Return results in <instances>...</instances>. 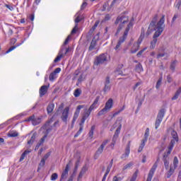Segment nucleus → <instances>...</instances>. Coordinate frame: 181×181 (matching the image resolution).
I'll use <instances>...</instances> for the list:
<instances>
[{
	"label": "nucleus",
	"instance_id": "nucleus-1",
	"mask_svg": "<svg viewBox=\"0 0 181 181\" xmlns=\"http://www.w3.org/2000/svg\"><path fill=\"white\" fill-rule=\"evenodd\" d=\"M129 21V17L124 13H122L117 18L115 24L118 25V23H119V25L117 29L115 36H118V35H119V32L124 29V25H125V23H128Z\"/></svg>",
	"mask_w": 181,
	"mask_h": 181
},
{
	"label": "nucleus",
	"instance_id": "nucleus-2",
	"mask_svg": "<svg viewBox=\"0 0 181 181\" xmlns=\"http://www.w3.org/2000/svg\"><path fill=\"white\" fill-rule=\"evenodd\" d=\"M134 26V23H132V21H130L129 23L127 25L123 35L119 38V40L117 42V44L116 45V47H115V50H119V47H121V45L125 40H127V37H128V33H129V30L131 28Z\"/></svg>",
	"mask_w": 181,
	"mask_h": 181
},
{
	"label": "nucleus",
	"instance_id": "nucleus-3",
	"mask_svg": "<svg viewBox=\"0 0 181 181\" xmlns=\"http://www.w3.org/2000/svg\"><path fill=\"white\" fill-rule=\"evenodd\" d=\"M163 29H165V15H163L161 18L156 25V32L153 34V39H156L159 37L160 35H162L163 32Z\"/></svg>",
	"mask_w": 181,
	"mask_h": 181
},
{
	"label": "nucleus",
	"instance_id": "nucleus-4",
	"mask_svg": "<svg viewBox=\"0 0 181 181\" xmlns=\"http://www.w3.org/2000/svg\"><path fill=\"white\" fill-rule=\"evenodd\" d=\"M53 118H54V116H53L49 120H48L42 127L43 129H46V135H49V133L53 130V127H56V125L59 124V121H57L52 126V124L54 121Z\"/></svg>",
	"mask_w": 181,
	"mask_h": 181
},
{
	"label": "nucleus",
	"instance_id": "nucleus-5",
	"mask_svg": "<svg viewBox=\"0 0 181 181\" xmlns=\"http://www.w3.org/2000/svg\"><path fill=\"white\" fill-rule=\"evenodd\" d=\"M166 113V109L162 108L159 110L157 117L155 122V129H158L160 125V122H162L163 119V117H165V114Z\"/></svg>",
	"mask_w": 181,
	"mask_h": 181
},
{
	"label": "nucleus",
	"instance_id": "nucleus-6",
	"mask_svg": "<svg viewBox=\"0 0 181 181\" xmlns=\"http://www.w3.org/2000/svg\"><path fill=\"white\" fill-rule=\"evenodd\" d=\"M156 22H158V14H156L151 21L148 28L146 33V36H149L154 30H156Z\"/></svg>",
	"mask_w": 181,
	"mask_h": 181
},
{
	"label": "nucleus",
	"instance_id": "nucleus-7",
	"mask_svg": "<svg viewBox=\"0 0 181 181\" xmlns=\"http://www.w3.org/2000/svg\"><path fill=\"white\" fill-rule=\"evenodd\" d=\"M69 52H70V48L62 47L59 51V54L54 60V63H58V62H60V60H62V57H64V56H66Z\"/></svg>",
	"mask_w": 181,
	"mask_h": 181
},
{
	"label": "nucleus",
	"instance_id": "nucleus-8",
	"mask_svg": "<svg viewBox=\"0 0 181 181\" xmlns=\"http://www.w3.org/2000/svg\"><path fill=\"white\" fill-rule=\"evenodd\" d=\"M105 62H107V55L105 54H101L96 57L94 63L95 66H100V64H104Z\"/></svg>",
	"mask_w": 181,
	"mask_h": 181
},
{
	"label": "nucleus",
	"instance_id": "nucleus-9",
	"mask_svg": "<svg viewBox=\"0 0 181 181\" xmlns=\"http://www.w3.org/2000/svg\"><path fill=\"white\" fill-rule=\"evenodd\" d=\"M25 122H32V124L34 126L39 125L40 122H42V119L40 117H35V115H32L29 117L28 119L24 120Z\"/></svg>",
	"mask_w": 181,
	"mask_h": 181
},
{
	"label": "nucleus",
	"instance_id": "nucleus-10",
	"mask_svg": "<svg viewBox=\"0 0 181 181\" xmlns=\"http://www.w3.org/2000/svg\"><path fill=\"white\" fill-rule=\"evenodd\" d=\"M122 125L120 124L117 129H116L115 134L113 136L112 140V143L110 144V146H112V149H114V146L117 142V139H118V136L119 135V132H121V128H122Z\"/></svg>",
	"mask_w": 181,
	"mask_h": 181
},
{
	"label": "nucleus",
	"instance_id": "nucleus-11",
	"mask_svg": "<svg viewBox=\"0 0 181 181\" xmlns=\"http://www.w3.org/2000/svg\"><path fill=\"white\" fill-rule=\"evenodd\" d=\"M156 168H158V161H156L153 165L152 166V168H151L148 175V177L146 181H151L152 178L153 177V175L156 170Z\"/></svg>",
	"mask_w": 181,
	"mask_h": 181
},
{
	"label": "nucleus",
	"instance_id": "nucleus-12",
	"mask_svg": "<svg viewBox=\"0 0 181 181\" xmlns=\"http://www.w3.org/2000/svg\"><path fill=\"white\" fill-rule=\"evenodd\" d=\"M69 111H70V107H66L62 111L61 119H62L63 122H65V124H67V119L69 118Z\"/></svg>",
	"mask_w": 181,
	"mask_h": 181
},
{
	"label": "nucleus",
	"instance_id": "nucleus-13",
	"mask_svg": "<svg viewBox=\"0 0 181 181\" xmlns=\"http://www.w3.org/2000/svg\"><path fill=\"white\" fill-rule=\"evenodd\" d=\"M108 142H110V140L107 139L102 143V144L95 152V156H100V155L103 153V152L104 151V148H105V146L107 145V144H108Z\"/></svg>",
	"mask_w": 181,
	"mask_h": 181
},
{
	"label": "nucleus",
	"instance_id": "nucleus-14",
	"mask_svg": "<svg viewBox=\"0 0 181 181\" xmlns=\"http://www.w3.org/2000/svg\"><path fill=\"white\" fill-rule=\"evenodd\" d=\"M130 148H131V141H129L125 148L124 153H123L121 156V159H123L124 160H126V159H128V157L129 156V153H130Z\"/></svg>",
	"mask_w": 181,
	"mask_h": 181
},
{
	"label": "nucleus",
	"instance_id": "nucleus-15",
	"mask_svg": "<svg viewBox=\"0 0 181 181\" xmlns=\"http://www.w3.org/2000/svg\"><path fill=\"white\" fill-rule=\"evenodd\" d=\"M111 90V81H110V76L106 77L105 82V87L103 88L104 93L110 91Z\"/></svg>",
	"mask_w": 181,
	"mask_h": 181
},
{
	"label": "nucleus",
	"instance_id": "nucleus-16",
	"mask_svg": "<svg viewBox=\"0 0 181 181\" xmlns=\"http://www.w3.org/2000/svg\"><path fill=\"white\" fill-rule=\"evenodd\" d=\"M98 101H100V96L96 97L95 100L93 101V104L90 106V107L88 109L90 112L92 111H94L96 108L98 107Z\"/></svg>",
	"mask_w": 181,
	"mask_h": 181
},
{
	"label": "nucleus",
	"instance_id": "nucleus-17",
	"mask_svg": "<svg viewBox=\"0 0 181 181\" xmlns=\"http://www.w3.org/2000/svg\"><path fill=\"white\" fill-rule=\"evenodd\" d=\"M60 71H62L61 68L55 69L54 71L49 74V81H54V78H56L57 74H59Z\"/></svg>",
	"mask_w": 181,
	"mask_h": 181
},
{
	"label": "nucleus",
	"instance_id": "nucleus-18",
	"mask_svg": "<svg viewBox=\"0 0 181 181\" xmlns=\"http://www.w3.org/2000/svg\"><path fill=\"white\" fill-rule=\"evenodd\" d=\"M70 163H71V160L69 161V163L66 164V166L65 168V170L63 171L62 175H61V179H64L65 177H67V175H69V169H70Z\"/></svg>",
	"mask_w": 181,
	"mask_h": 181
},
{
	"label": "nucleus",
	"instance_id": "nucleus-19",
	"mask_svg": "<svg viewBox=\"0 0 181 181\" xmlns=\"http://www.w3.org/2000/svg\"><path fill=\"white\" fill-rule=\"evenodd\" d=\"M49 86L44 85L41 86L40 88V97H43V95H46V93H47V90H49Z\"/></svg>",
	"mask_w": 181,
	"mask_h": 181
},
{
	"label": "nucleus",
	"instance_id": "nucleus-20",
	"mask_svg": "<svg viewBox=\"0 0 181 181\" xmlns=\"http://www.w3.org/2000/svg\"><path fill=\"white\" fill-rule=\"evenodd\" d=\"M163 160L164 162V166L166 170H168V169H169V156H168V154H164Z\"/></svg>",
	"mask_w": 181,
	"mask_h": 181
},
{
	"label": "nucleus",
	"instance_id": "nucleus-21",
	"mask_svg": "<svg viewBox=\"0 0 181 181\" xmlns=\"http://www.w3.org/2000/svg\"><path fill=\"white\" fill-rule=\"evenodd\" d=\"M91 114V111H90L89 110H88L84 114L81 120V124H84V122H86V119H87V118H88V117H90Z\"/></svg>",
	"mask_w": 181,
	"mask_h": 181
},
{
	"label": "nucleus",
	"instance_id": "nucleus-22",
	"mask_svg": "<svg viewBox=\"0 0 181 181\" xmlns=\"http://www.w3.org/2000/svg\"><path fill=\"white\" fill-rule=\"evenodd\" d=\"M114 104V100L110 98L105 103V108L107 109L109 111L112 108V105Z\"/></svg>",
	"mask_w": 181,
	"mask_h": 181
},
{
	"label": "nucleus",
	"instance_id": "nucleus-23",
	"mask_svg": "<svg viewBox=\"0 0 181 181\" xmlns=\"http://www.w3.org/2000/svg\"><path fill=\"white\" fill-rule=\"evenodd\" d=\"M144 37H145V29L141 28V35L140 37L139 38L137 42H134V43H138L139 47V45H141V43H142V40H144Z\"/></svg>",
	"mask_w": 181,
	"mask_h": 181
},
{
	"label": "nucleus",
	"instance_id": "nucleus-24",
	"mask_svg": "<svg viewBox=\"0 0 181 181\" xmlns=\"http://www.w3.org/2000/svg\"><path fill=\"white\" fill-rule=\"evenodd\" d=\"M95 46H97V40L93 39L88 47V52L94 50V49H95Z\"/></svg>",
	"mask_w": 181,
	"mask_h": 181
},
{
	"label": "nucleus",
	"instance_id": "nucleus-25",
	"mask_svg": "<svg viewBox=\"0 0 181 181\" xmlns=\"http://www.w3.org/2000/svg\"><path fill=\"white\" fill-rule=\"evenodd\" d=\"M175 145V140H171L170 145L168 146V152L165 153L164 155H168L169 156L170 152H172V149H173V146Z\"/></svg>",
	"mask_w": 181,
	"mask_h": 181
},
{
	"label": "nucleus",
	"instance_id": "nucleus-26",
	"mask_svg": "<svg viewBox=\"0 0 181 181\" xmlns=\"http://www.w3.org/2000/svg\"><path fill=\"white\" fill-rule=\"evenodd\" d=\"M81 108H84L83 105H78L76 107V112H74V118H78V115H80V110H81Z\"/></svg>",
	"mask_w": 181,
	"mask_h": 181
},
{
	"label": "nucleus",
	"instance_id": "nucleus-27",
	"mask_svg": "<svg viewBox=\"0 0 181 181\" xmlns=\"http://www.w3.org/2000/svg\"><path fill=\"white\" fill-rule=\"evenodd\" d=\"M53 110H54V104L49 103L47 107V114H52L53 112Z\"/></svg>",
	"mask_w": 181,
	"mask_h": 181
},
{
	"label": "nucleus",
	"instance_id": "nucleus-28",
	"mask_svg": "<svg viewBox=\"0 0 181 181\" xmlns=\"http://www.w3.org/2000/svg\"><path fill=\"white\" fill-rule=\"evenodd\" d=\"M139 50V45L138 43H134L131 49V53H136Z\"/></svg>",
	"mask_w": 181,
	"mask_h": 181
},
{
	"label": "nucleus",
	"instance_id": "nucleus-29",
	"mask_svg": "<svg viewBox=\"0 0 181 181\" xmlns=\"http://www.w3.org/2000/svg\"><path fill=\"white\" fill-rule=\"evenodd\" d=\"M35 139H36V133H34L31 136L30 139L28 141V145L29 146V148H30V146L33 145V142H35Z\"/></svg>",
	"mask_w": 181,
	"mask_h": 181
},
{
	"label": "nucleus",
	"instance_id": "nucleus-30",
	"mask_svg": "<svg viewBox=\"0 0 181 181\" xmlns=\"http://www.w3.org/2000/svg\"><path fill=\"white\" fill-rule=\"evenodd\" d=\"M145 144H146V139L141 140V143L139 147L138 152L141 153L142 152L144 148H145Z\"/></svg>",
	"mask_w": 181,
	"mask_h": 181
},
{
	"label": "nucleus",
	"instance_id": "nucleus-31",
	"mask_svg": "<svg viewBox=\"0 0 181 181\" xmlns=\"http://www.w3.org/2000/svg\"><path fill=\"white\" fill-rule=\"evenodd\" d=\"M86 172H87V167L86 166L83 167L81 172L79 173L78 179H81V177H83V175H84Z\"/></svg>",
	"mask_w": 181,
	"mask_h": 181
},
{
	"label": "nucleus",
	"instance_id": "nucleus-32",
	"mask_svg": "<svg viewBox=\"0 0 181 181\" xmlns=\"http://www.w3.org/2000/svg\"><path fill=\"white\" fill-rule=\"evenodd\" d=\"M84 128V126L82 123L80 124V128L78 129V131L77 132V133L74 135V138H77L78 136H79L81 133L83 132V129Z\"/></svg>",
	"mask_w": 181,
	"mask_h": 181
},
{
	"label": "nucleus",
	"instance_id": "nucleus-33",
	"mask_svg": "<svg viewBox=\"0 0 181 181\" xmlns=\"http://www.w3.org/2000/svg\"><path fill=\"white\" fill-rule=\"evenodd\" d=\"M175 173V168H173V166L170 165V170L166 173L167 178L169 179L172 175Z\"/></svg>",
	"mask_w": 181,
	"mask_h": 181
},
{
	"label": "nucleus",
	"instance_id": "nucleus-34",
	"mask_svg": "<svg viewBox=\"0 0 181 181\" xmlns=\"http://www.w3.org/2000/svg\"><path fill=\"white\" fill-rule=\"evenodd\" d=\"M24 41H22L21 43L17 44L15 46H11L6 52V53H11V52H12V50H15V49H16V47H18V46H21V45L23 44Z\"/></svg>",
	"mask_w": 181,
	"mask_h": 181
},
{
	"label": "nucleus",
	"instance_id": "nucleus-35",
	"mask_svg": "<svg viewBox=\"0 0 181 181\" xmlns=\"http://www.w3.org/2000/svg\"><path fill=\"white\" fill-rule=\"evenodd\" d=\"M171 135L173 136L172 141H175V142H178L179 137H177V133L175 131H173V132L171 133Z\"/></svg>",
	"mask_w": 181,
	"mask_h": 181
},
{
	"label": "nucleus",
	"instance_id": "nucleus-36",
	"mask_svg": "<svg viewBox=\"0 0 181 181\" xmlns=\"http://www.w3.org/2000/svg\"><path fill=\"white\" fill-rule=\"evenodd\" d=\"M177 165H179V160L177 157H174L173 163V169H176L177 168Z\"/></svg>",
	"mask_w": 181,
	"mask_h": 181
},
{
	"label": "nucleus",
	"instance_id": "nucleus-37",
	"mask_svg": "<svg viewBox=\"0 0 181 181\" xmlns=\"http://www.w3.org/2000/svg\"><path fill=\"white\" fill-rule=\"evenodd\" d=\"M108 111L110 110L104 107L103 109L98 112V117H101V115H105V114H107Z\"/></svg>",
	"mask_w": 181,
	"mask_h": 181
},
{
	"label": "nucleus",
	"instance_id": "nucleus-38",
	"mask_svg": "<svg viewBox=\"0 0 181 181\" xmlns=\"http://www.w3.org/2000/svg\"><path fill=\"white\" fill-rule=\"evenodd\" d=\"M108 111L110 110L104 107L103 109L98 112V117H101V115H105V114H107Z\"/></svg>",
	"mask_w": 181,
	"mask_h": 181
},
{
	"label": "nucleus",
	"instance_id": "nucleus-39",
	"mask_svg": "<svg viewBox=\"0 0 181 181\" xmlns=\"http://www.w3.org/2000/svg\"><path fill=\"white\" fill-rule=\"evenodd\" d=\"M157 42H158V39L153 38V40L151 42L150 49H155Z\"/></svg>",
	"mask_w": 181,
	"mask_h": 181
},
{
	"label": "nucleus",
	"instance_id": "nucleus-40",
	"mask_svg": "<svg viewBox=\"0 0 181 181\" xmlns=\"http://www.w3.org/2000/svg\"><path fill=\"white\" fill-rule=\"evenodd\" d=\"M74 97L77 98V97H80V95H81V89L80 88H76L74 92Z\"/></svg>",
	"mask_w": 181,
	"mask_h": 181
},
{
	"label": "nucleus",
	"instance_id": "nucleus-41",
	"mask_svg": "<svg viewBox=\"0 0 181 181\" xmlns=\"http://www.w3.org/2000/svg\"><path fill=\"white\" fill-rule=\"evenodd\" d=\"M177 63V61L175 60L173 62H171L170 65V69L172 70V71H175L176 69V64Z\"/></svg>",
	"mask_w": 181,
	"mask_h": 181
},
{
	"label": "nucleus",
	"instance_id": "nucleus-42",
	"mask_svg": "<svg viewBox=\"0 0 181 181\" xmlns=\"http://www.w3.org/2000/svg\"><path fill=\"white\" fill-rule=\"evenodd\" d=\"M162 80H163V78H162V76H160L158 78V81L156 83V88L157 90H159V88H160V86H162Z\"/></svg>",
	"mask_w": 181,
	"mask_h": 181
},
{
	"label": "nucleus",
	"instance_id": "nucleus-43",
	"mask_svg": "<svg viewBox=\"0 0 181 181\" xmlns=\"http://www.w3.org/2000/svg\"><path fill=\"white\" fill-rule=\"evenodd\" d=\"M136 71H137V73H141L144 71V68H142V65L141 64H138L137 65H136Z\"/></svg>",
	"mask_w": 181,
	"mask_h": 181
},
{
	"label": "nucleus",
	"instance_id": "nucleus-44",
	"mask_svg": "<svg viewBox=\"0 0 181 181\" xmlns=\"http://www.w3.org/2000/svg\"><path fill=\"white\" fill-rule=\"evenodd\" d=\"M132 166H134V163L130 162L123 167V170H127V169H129Z\"/></svg>",
	"mask_w": 181,
	"mask_h": 181
},
{
	"label": "nucleus",
	"instance_id": "nucleus-45",
	"mask_svg": "<svg viewBox=\"0 0 181 181\" xmlns=\"http://www.w3.org/2000/svg\"><path fill=\"white\" fill-rule=\"evenodd\" d=\"M94 129H95V126H92L91 128H90V130L88 133V136L90 137V138H93V136L94 135Z\"/></svg>",
	"mask_w": 181,
	"mask_h": 181
},
{
	"label": "nucleus",
	"instance_id": "nucleus-46",
	"mask_svg": "<svg viewBox=\"0 0 181 181\" xmlns=\"http://www.w3.org/2000/svg\"><path fill=\"white\" fill-rule=\"evenodd\" d=\"M124 110H125V105H123V107L120 110H119L117 112L113 114V117H117L118 114L122 112V111H124Z\"/></svg>",
	"mask_w": 181,
	"mask_h": 181
},
{
	"label": "nucleus",
	"instance_id": "nucleus-47",
	"mask_svg": "<svg viewBox=\"0 0 181 181\" xmlns=\"http://www.w3.org/2000/svg\"><path fill=\"white\" fill-rule=\"evenodd\" d=\"M165 56H168V54L165 52H158L157 54V59H160V57H165Z\"/></svg>",
	"mask_w": 181,
	"mask_h": 181
},
{
	"label": "nucleus",
	"instance_id": "nucleus-48",
	"mask_svg": "<svg viewBox=\"0 0 181 181\" xmlns=\"http://www.w3.org/2000/svg\"><path fill=\"white\" fill-rule=\"evenodd\" d=\"M148 136H149V128H147L146 129V132H145V134H144V139H146V141H148Z\"/></svg>",
	"mask_w": 181,
	"mask_h": 181
},
{
	"label": "nucleus",
	"instance_id": "nucleus-49",
	"mask_svg": "<svg viewBox=\"0 0 181 181\" xmlns=\"http://www.w3.org/2000/svg\"><path fill=\"white\" fill-rule=\"evenodd\" d=\"M178 18H179V14H175L174 16L173 17L171 25H174L176 19Z\"/></svg>",
	"mask_w": 181,
	"mask_h": 181
},
{
	"label": "nucleus",
	"instance_id": "nucleus-50",
	"mask_svg": "<svg viewBox=\"0 0 181 181\" xmlns=\"http://www.w3.org/2000/svg\"><path fill=\"white\" fill-rule=\"evenodd\" d=\"M88 5V4H87L86 1H83L82 5L81 6V11H83V9H86Z\"/></svg>",
	"mask_w": 181,
	"mask_h": 181
},
{
	"label": "nucleus",
	"instance_id": "nucleus-51",
	"mask_svg": "<svg viewBox=\"0 0 181 181\" xmlns=\"http://www.w3.org/2000/svg\"><path fill=\"white\" fill-rule=\"evenodd\" d=\"M45 163H46V160L42 158L40 163H39L40 168H43L45 166Z\"/></svg>",
	"mask_w": 181,
	"mask_h": 181
},
{
	"label": "nucleus",
	"instance_id": "nucleus-52",
	"mask_svg": "<svg viewBox=\"0 0 181 181\" xmlns=\"http://www.w3.org/2000/svg\"><path fill=\"white\" fill-rule=\"evenodd\" d=\"M50 155H52V152H48L47 153L44 157L42 158V159H44V160H46L47 159H49V157L50 156Z\"/></svg>",
	"mask_w": 181,
	"mask_h": 181
},
{
	"label": "nucleus",
	"instance_id": "nucleus-53",
	"mask_svg": "<svg viewBox=\"0 0 181 181\" xmlns=\"http://www.w3.org/2000/svg\"><path fill=\"white\" fill-rule=\"evenodd\" d=\"M144 50H146V47H145V48H144L143 49L140 50V51L137 53V54H136L137 57H141L142 56V53H144Z\"/></svg>",
	"mask_w": 181,
	"mask_h": 181
},
{
	"label": "nucleus",
	"instance_id": "nucleus-54",
	"mask_svg": "<svg viewBox=\"0 0 181 181\" xmlns=\"http://www.w3.org/2000/svg\"><path fill=\"white\" fill-rule=\"evenodd\" d=\"M58 177L57 173H54L51 176V180H56Z\"/></svg>",
	"mask_w": 181,
	"mask_h": 181
},
{
	"label": "nucleus",
	"instance_id": "nucleus-55",
	"mask_svg": "<svg viewBox=\"0 0 181 181\" xmlns=\"http://www.w3.org/2000/svg\"><path fill=\"white\" fill-rule=\"evenodd\" d=\"M112 181H122V178L121 177L114 176Z\"/></svg>",
	"mask_w": 181,
	"mask_h": 181
},
{
	"label": "nucleus",
	"instance_id": "nucleus-56",
	"mask_svg": "<svg viewBox=\"0 0 181 181\" xmlns=\"http://www.w3.org/2000/svg\"><path fill=\"white\" fill-rule=\"evenodd\" d=\"M175 4V6L179 9L181 5V0H176Z\"/></svg>",
	"mask_w": 181,
	"mask_h": 181
},
{
	"label": "nucleus",
	"instance_id": "nucleus-57",
	"mask_svg": "<svg viewBox=\"0 0 181 181\" xmlns=\"http://www.w3.org/2000/svg\"><path fill=\"white\" fill-rule=\"evenodd\" d=\"M100 24V21H96L94 25L92 27V30H95L97 29V26Z\"/></svg>",
	"mask_w": 181,
	"mask_h": 181
},
{
	"label": "nucleus",
	"instance_id": "nucleus-58",
	"mask_svg": "<svg viewBox=\"0 0 181 181\" xmlns=\"http://www.w3.org/2000/svg\"><path fill=\"white\" fill-rule=\"evenodd\" d=\"M115 74L117 75V76H127V74H122V71H118V70H117V71H115Z\"/></svg>",
	"mask_w": 181,
	"mask_h": 181
},
{
	"label": "nucleus",
	"instance_id": "nucleus-59",
	"mask_svg": "<svg viewBox=\"0 0 181 181\" xmlns=\"http://www.w3.org/2000/svg\"><path fill=\"white\" fill-rule=\"evenodd\" d=\"M77 32V24L75 25V27L72 29L71 32V35H74V33H76Z\"/></svg>",
	"mask_w": 181,
	"mask_h": 181
},
{
	"label": "nucleus",
	"instance_id": "nucleus-60",
	"mask_svg": "<svg viewBox=\"0 0 181 181\" xmlns=\"http://www.w3.org/2000/svg\"><path fill=\"white\" fill-rule=\"evenodd\" d=\"M110 19H111V16H110V14H106L104 18V21L107 22V21H110Z\"/></svg>",
	"mask_w": 181,
	"mask_h": 181
},
{
	"label": "nucleus",
	"instance_id": "nucleus-61",
	"mask_svg": "<svg viewBox=\"0 0 181 181\" xmlns=\"http://www.w3.org/2000/svg\"><path fill=\"white\" fill-rule=\"evenodd\" d=\"M18 132H13L9 134V136H11L12 138H15L18 136Z\"/></svg>",
	"mask_w": 181,
	"mask_h": 181
},
{
	"label": "nucleus",
	"instance_id": "nucleus-62",
	"mask_svg": "<svg viewBox=\"0 0 181 181\" xmlns=\"http://www.w3.org/2000/svg\"><path fill=\"white\" fill-rule=\"evenodd\" d=\"M26 156V154H25L24 153H22L19 162H22V160H23V159H25V157Z\"/></svg>",
	"mask_w": 181,
	"mask_h": 181
},
{
	"label": "nucleus",
	"instance_id": "nucleus-63",
	"mask_svg": "<svg viewBox=\"0 0 181 181\" xmlns=\"http://www.w3.org/2000/svg\"><path fill=\"white\" fill-rule=\"evenodd\" d=\"M167 81H168V83H172L173 79H172V77L170 76V75H168L167 76Z\"/></svg>",
	"mask_w": 181,
	"mask_h": 181
},
{
	"label": "nucleus",
	"instance_id": "nucleus-64",
	"mask_svg": "<svg viewBox=\"0 0 181 181\" xmlns=\"http://www.w3.org/2000/svg\"><path fill=\"white\" fill-rule=\"evenodd\" d=\"M83 81V74L80 75L79 78H78V82L81 83Z\"/></svg>",
	"mask_w": 181,
	"mask_h": 181
}]
</instances>
